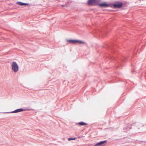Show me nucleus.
<instances>
[{
	"label": "nucleus",
	"mask_w": 146,
	"mask_h": 146,
	"mask_svg": "<svg viewBox=\"0 0 146 146\" xmlns=\"http://www.w3.org/2000/svg\"><path fill=\"white\" fill-rule=\"evenodd\" d=\"M11 67L12 70L15 73L17 72L19 69L18 65L15 62H12L11 65Z\"/></svg>",
	"instance_id": "obj_1"
},
{
	"label": "nucleus",
	"mask_w": 146,
	"mask_h": 146,
	"mask_svg": "<svg viewBox=\"0 0 146 146\" xmlns=\"http://www.w3.org/2000/svg\"><path fill=\"white\" fill-rule=\"evenodd\" d=\"M99 2V0H89L88 3L90 5H98Z\"/></svg>",
	"instance_id": "obj_2"
},
{
	"label": "nucleus",
	"mask_w": 146,
	"mask_h": 146,
	"mask_svg": "<svg viewBox=\"0 0 146 146\" xmlns=\"http://www.w3.org/2000/svg\"><path fill=\"white\" fill-rule=\"evenodd\" d=\"M113 5L114 8H119L123 6V4L121 2H119L113 4Z\"/></svg>",
	"instance_id": "obj_3"
},
{
	"label": "nucleus",
	"mask_w": 146,
	"mask_h": 146,
	"mask_svg": "<svg viewBox=\"0 0 146 146\" xmlns=\"http://www.w3.org/2000/svg\"><path fill=\"white\" fill-rule=\"evenodd\" d=\"M98 5L100 7H110V5L106 3L105 2H104L101 3H98Z\"/></svg>",
	"instance_id": "obj_4"
},
{
	"label": "nucleus",
	"mask_w": 146,
	"mask_h": 146,
	"mask_svg": "<svg viewBox=\"0 0 146 146\" xmlns=\"http://www.w3.org/2000/svg\"><path fill=\"white\" fill-rule=\"evenodd\" d=\"M24 111V110L22 109H20L16 110L10 112V113H15L22 111Z\"/></svg>",
	"instance_id": "obj_5"
},
{
	"label": "nucleus",
	"mask_w": 146,
	"mask_h": 146,
	"mask_svg": "<svg viewBox=\"0 0 146 146\" xmlns=\"http://www.w3.org/2000/svg\"><path fill=\"white\" fill-rule=\"evenodd\" d=\"M86 43L80 40H76L75 44H85Z\"/></svg>",
	"instance_id": "obj_6"
},
{
	"label": "nucleus",
	"mask_w": 146,
	"mask_h": 146,
	"mask_svg": "<svg viewBox=\"0 0 146 146\" xmlns=\"http://www.w3.org/2000/svg\"><path fill=\"white\" fill-rule=\"evenodd\" d=\"M17 4L20 5H28V4L27 3H24L20 2H17Z\"/></svg>",
	"instance_id": "obj_7"
},
{
	"label": "nucleus",
	"mask_w": 146,
	"mask_h": 146,
	"mask_svg": "<svg viewBox=\"0 0 146 146\" xmlns=\"http://www.w3.org/2000/svg\"><path fill=\"white\" fill-rule=\"evenodd\" d=\"M78 124L80 125L86 126L87 125V124L86 123L83 122H81L78 123Z\"/></svg>",
	"instance_id": "obj_8"
},
{
	"label": "nucleus",
	"mask_w": 146,
	"mask_h": 146,
	"mask_svg": "<svg viewBox=\"0 0 146 146\" xmlns=\"http://www.w3.org/2000/svg\"><path fill=\"white\" fill-rule=\"evenodd\" d=\"M68 41L72 43L73 44H75L76 40H68Z\"/></svg>",
	"instance_id": "obj_9"
},
{
	"label": "nucleus",
	"mask_w": 146,
	"mask_h": 146,
	"mask_svg": "<svg viewBox=\"0 0 146 146\" xmlns=\"http://www.w3.org/2000/svg\"><path fill=\"white\" fill-rule=\"evenodd\" d=\"M101 144V146H104L103 145L104 144L106 143L107 142L106 141H104L100 142Z\"/></svg>",
	"instance_id": "obj_10"
},
{
	"label": "nucleus",
	"mask_w": 146,
	"mask_h": 146,
	"mask_svg": "<svg viewBox=\"0 0 146 146\" xmlns=\"http://www.w3.org/2000/svg\"><path fill=\"white\" fill-rule=\"evenodd\" d=\"M98 145H101V144L100 143V142H99V143L96 144L94 146H98Z\"/></svg>",
	"instance_id": "obj_11"
},
{
	"label": "nucleus",
	"mask_w": 146,
	"mask_h": 146,
	"mask_svg": "<svg viewBox=\"0 0 146 146\" xmlns=\"http://www.w3.org/2000/svg\"><path fill=\"white\" fill-rule=\"evenodd\" d=\"M76 139V138H74L73 139H72V138H68V140L69 141H70V140H74V139Z\"/></svg>",
	"instance_id": "obj_12"
}]
</instances>
